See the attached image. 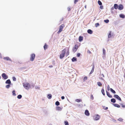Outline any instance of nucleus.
I'll use <instances>...</instances> for the list:
<instances>
[{"label":"nucleus","mask_w":125,"mask_h":125,"mask_svg":"<svg viewBox=\"0 0 125 125\" xmlns=\"http://www.w3.org/2000/svg\"><path fill=\"white\" fill-rule=\"evenodd\" d=\"M23 85L24 87L26 90H28L29 88H30V84L27 82L23 83Z\"/></svg>","instance_id":"nucleus-1"},{"label":"nucleus","mask_w":125,"mask_h":125,"mask_svg":"<svg viewBox=\"0 0 125 125\" xmlns=\"http://www.w3.org/2000/svg\"><path fill=\"white\" fill-rule=\"evenodd\" d=\"M61 98L62 100H63L65 98V97L64 96H62L61 97Z\"/></svg>","instance_id":"nucleus-57"},{"label":"nucleus","mask_w":125,"mask_h":125,"mask_svg":"<svg viewBox=\"0 0 125 125\" xmlns=\"http://www.w3.org/2000/svg\"><path fill=\"white\" fill-rule=\"evenodd\" d=\"M4 60L7 61H9L10 62H12L11 60L9 57H6L3 58Z\"/></svg>","instance_id":"nucleus-9"},{"label":"nucleus","mask_w":125,"mask_h":125,"mask_svg":"<svg viewBox=\"0 0 125 125\" xmlns=\"http://www.w3.org/2000/svg\"><path fill=\"white\" fill-rule=\"evenodd\" d=\"M35 89H39L40 87H39L38 86H35Z\"/></svg>","instance_id":"nucleus-54"},{"label":"nucleus","mask_w":125,"mask_h":125,"mask_svg":"<svg viewBox=\"0 0 125 125\" xmlns=\"http://www.w3.org/2000/svg\"><path fill=\"white\" fill-rule=\"evenodd\" d=\"M119 16L120 18L122 19H124L125 17V15L122 13L120 14L119 15Z\"/></svg>","instance_id":"nucleus-16"},{"label":"nucleus","mask_w":125,"mask_h":125,"mask_svg":"<svg viewBox=\"0 0 125 125\" xmlns=\"http://www.w3.org/2000/svg\"><path fill=\"white\" fill-rule=\"evenodd\" d=\"M30 88H33L34 87L35 85L33 83H31L30 84Z\"/></svg>","instance_id":"nucleus-30"},{"label":"nucleus","mask_w":125,"mask_h":125,"mask_svg":"<svg viewBox=\"0 0 125 125\" xmlns=\"http://www.w3.org/2000/svg\"><path fill=\"white\" fill-rule=\"evenodd\" d=\"M78 48V46L77 44H75L73 48L72 51L74 53L77 50Z\"/></svg>","instance_id":"nucleus-2"},{"label":"nucleus","mask_w":125,"mask_h":125,"mask_svg":"<svg viewBox=\"0 0 125 125\" xmlns=\"http://www.w3.org/2000/svg\"><path fill=\"white\" fill-rule=\"evenodd\" d=\"M52 97V95L51 94H48L47 97L48 98V99H51Z\"/></svg>","instance_id":"nucleus-20"},{"label":"nucleus","mask_w":125,"mask_h":125,"mask_svg":"<svg viewBox=\"0 0 125 125\" xmlns=\"http://www.w3.org/2000/svg\"><path fill=\"white\" fill-rule=\"evenodd\" d=\"M114 8L115 9H117L118 8V5L117 4H115L114 5Z\"/></svg>","instance_id":"nucleus-21"},{"label":"nucleus","mask_w":125,"mask_h":125,"mask_svg":"<svg viewBox=\"0 0 125 125\" xmlns=\"http://www.w3.org/2000/svg\"><path fill=\"white\" fill-rule=\"evenodd\" d=\"M79 0H74V3L75 4H76L77 2Z\"/></svg>","instance_id":"nucleus-53"},{"label":"nucleus","mask_w":125,"mask_h":125,"mask_svg":"<svg viewBox=\"0 0 125 125\" xmlns=\"http://www.w3.org/2000/svg\"><path fill=\"white\" fill-rule=\"evenodd\" d=\"M69 48L70 46L69 47H66V52L65 54L66 57H67L69 54Z\"/></svg>","instance_id":"nucleus-7"},{"label":"nucleus","mask_w":125,"mask_h":125,"mask_svg":"<svg viewBox=\"0 0 125 125\" xmlns=\"http://www.w3.org/2000/svg\"><path fill=\"white\" fill-rule=\"evenodd\" d=\"M93 73V72H92L91 71L90 72V73H89V74H91L92 73Z\"/></svg>","instance_id":"nucleus-62"},{"label":"nucleus","mask_w":125,"mask_h":125,"mask_svg":"<svg viewBox=\"0 0 125 125\" xmlns=\"http://www.w3.org/2000/svg\"><path fill=\"white\" fill-rule=\"evenodd\" d=\"M94 63H93V64H92V69L91 70V71L92 72H93V73L94 71Z\"/></svg>","instance_id":"nucleus-31"},{"label":"nucleus","mask_w":125,"mask_h":125,"mask_svg":"<svg viewBox=\"0 0 125 125\" xmlns=\"http://www.w3.org/2000/svg\"><path fill=\"white\" fill-rule=\"evenodd\" d=\"M62 108L59 106H57L56 108V110L58 111H61Z\"/></svg>","instance_id":"nucleus-26"},{"label":"nucleus","mask_w":125,"mask_h":125,"mask_svg":"<svg viewBox=\"0 0 125 125\" xmlns=\"http://www.w3.org/2000/svg\"><path fill=\"white\" fill-rule=\"evenodd\" d=\"M90 98L92 100L94 99V97L93 95L92 94H91L90 95Z\"/></svg>","instance_id":"nucleus-46"},{"label":"nucleus","mask_w":125,"mask_h":125,"mask_svg":"<svg viewBox=\"0 0 125 125\" xmlns=\"http://www.w3.org/2000/svg\"><path fill=\"white\" fill-rule=\"evenodd\" d=\"M12 95L13 96H15L16 95L15 93V90H13L12 92Z\"/></svg>","instance_id":"nucleus-33"},{"label":"nucleus","mask_w":125,"mask_h":125,"mask_svg":"<svg viewBox=\"0 0 125 125\" xmlns=\"http://www.w3.org/2000/svg\"><path fill=\"white\" fill-rule=\"evenodd\" d=\"M68 10V11H69L71 10V7H68L67 8Z\"/></svg>","instance_id":"nucleus-51"},{"label":"nucleus","mask_w":125,"mask_h":125,"mask_svg":"<svg viewBox=\"0 0 125 125\" xmlns=\"http://www.w3.org/2000/svg\"><path fill=\"white\" fill-rule=\"evenodd\" d=\"M52 63L54 65L55 64V61H54L53 60L52 61Z\"/></svg>","instance_id":"nucleus-56"},{"label":"nucleus","mask_w":125,"mask_h":125,"mask_svg":"<svg viewBox=\"0 0 125 125\" xmlns=\"http://www.w3.org/2000/svg\"><path fill=\"white\" fill-rule=\"evenodd\" d=\"M22 97V95L21 94H19L17 96V98L18 99H20Z\"/></svg>","instance_id":"nucleus-37"},{"label":"nucleus","mask_w":125,"mask_h":125,"mask_svg":"<svg viewBox=\"0 0 125 125\" xmlns=\"http://www.w3.org/2000/svg\"><path fill=\"white\" fill-rule=\"evenodd\" d=\"M35 57V54L33 53L31 55L30 60L31 61H33Z\"/></svg>","instance_id":"nucleus-3"},{"label":"nucleus","mask_w":125,"mask_h":125,"mask_svg":"<svg viewBox=\"0 0 125 125\" xmlns=\"http://www.w3.org/2000/svg\"><path fill=\"white\" fill-rule=\"evenodd\" d=\"M65 56V55L61 53L60 55V59H62Z\"/></svg>","instance_id":"nucleus-23"},{"label":"nucleus","mask_w":125,"mask_h":125,"mask_svg":"<svg viewBox=\"0 0 125 125\" xmlns=\"http://www.w3.org/2000/svg\"><path fill=\"white\" fill-rule=\"evenodd\" d=\"M27 67H23L21 68V69L22 70L25 69H26Z\"/></svg>","instance_id":"nucleus-49"},{"label":"nucleus","mask_w":125,"mask_h":125,"mask_svg":"<svg viewBox=\"0 0 125 125\" xmlns=\"http://www.w3.org/2000/svg\"><path fill=\"white\" fill-rule=\"evenodd\" d=\"M79 41L80 42H82L83 39V36H80L79 37Z\"/></svg>","instance_id":"nucleus-14"},{"label":"nucleus","mask_w":125,"mask_h":125,"mask_svg":"<svg viewBox=\"0 0 125 125\" xmlns=\"http://www.w3.org/2000/svg\"><path fill=\"white\" fill-rule=\"evenodd\" d=\"M87 77L86 76L84 77L83 79V80L84 81H85L86 80H87Z\"/></svg>","instance_id":"nucleus-47"},{"label":"nucleus","mask_w":125,"mask_h":125,"mask_svg":"<svg viewBox=\"0 0 125 125\" xmlns=\"http://www.w3.org/2000/svg\"><path fill=\"white\" fill-rule=\"evenodd\" d=\"M60 104V102L58 101H57L55 103V105L57 106Z\"/></svg>","instance_id":"nucleus-35"},{"label":"nucleus","mask_w":125,"mask_h":125,"mask_svg":"<svg viewBox=\"0 0 125 125\" xmlns=\"http://www.w3.org/2000/svg\"><path fill=\"white\" fill-rule=\"evenodd\" d=\"M64 24L61 25L59 26V29L60 30L62 31L63 28L64 27Z\"/></svg>","instance_id":"nucleus-15"},{"label":"nucleus","mask_w":125,"mask_h":125,"mask_svg":"<svg viewBox=\"0 0 125 125\" xmlns=\"http://www.w3.org/2000/svg\"><path fill=\"white\" fill-rule=\"evenodd\" d=\"M75 101L78 103H79L82 101V100L81 99H77L75 100Z\"/></svg>","instance_id":"nucleus-34"},{"label":"nucleus","mask_w":125,"mask_h":125,"mask_svg":"<svg viewBox=\"0 0 125 125\" xmlns=\"http://www.w3.org/2000/svg\"><path fill=\"white\" fill-rule=\"evenodd\" d=\"M50 68H51L52 67H53V66L52 65H50L49 66Z\"/></svg>","instance_id":"nucleus-58"},{"label":"nucleus","mask_w":125,"mask_h":125,"mask_svg":"<svg viewBox=\"0 0 125 125\" xmlns=\"http://www.w3.org/2000/svg\"><path fill=\"white\" fill-rule=\"evenodd\" d=\"M72 61L73 62H76L77 61V58L75 57H73L71 59Z\"/></svg>","instance_id":"nucleus-17"},{"label":"nucleus","mask_w":125,"mask_h":125,"mask_svg":"<svg viewBox=\"0 0 125 125\" xmlns=\"http://www.w3.org/2000/svg\"><path fill=\"white\" fill-rule=\"evenodd\" d=\"M100 118V117L99 115L98 114H97L94 118V120H98Z\"/></svg>","instance_id":"nucleus-10"},{"label":"nucleus","mask_w":125,"mask_h":125,"mask_svg":"<svg viewBox=\"0 0 125 125\" xmlns=\"http://www.w3.org/2000/svg\"><path fill=\"white\" fill-rule=\"evenodd\" d=\"M120 105H121L122 107L123 108H125V105H124L122 103L120 104Z\"/></svg>","instance_id":"nucleus-44"},{"label":"nucleus","mask_w":125,"mask_h":125,"mask_svg":"<svg viewBox=\"0 0 125 125\" xmlns=\"http://www.w3.org/2000/svg\"><path fill=\"white\" fill-rule=\"evenodd\" d=\"M84 8L85 9H86V5H85L84 6Z\"/></svg>","instance_id":"nucleus-64"},{"label":"nucleus","mask_w":125,"mask_h":125,"mask_svg":"<svg viewBox=\"0 0 125 125\" xmlns=\"http://www.w3.org/2000/svg\"><path fill=\"white\" fill-rule=\"evenodd\" d=\"M1 76L4 80H6L8 78V77L6 74L4 73H3L1 74Z\"/></svg>","instance_id":"nucleus-4"},{"label":"nucleus","mask_w":125,"mask_h":125,"mask_svg":"<svg viewBox=\"0 0 125 125\" xmlns=\"http://www.w3.org/2000/svg\"><path fill=\"white\" fill-rule=\"evenodd\" d=\"M64 123L65 125H69V123L68 122L67 120L65 121H64Z\"/></svg>","instance_id":"nucleus-40"},{"label":"nucleus","mask_w":125,"mask_h":125,"mask_svg":"<svg viewBox=\"0 0 125 125\" xmlns=\"http://www.w3.org/2000/svg\"><path fill=\"white\" fill-rule=\"evenodd\" d=\"M11 81L10 79L7 80L5 82V83L7 84H9L11 83Z\"/></svg>","instance_id":"nucleus-25"},{"label":"nucleus","mask_w":125,"mask_h":125,"mask_svg":"<svg viewBox=\"0 0 125 125\" xmlns=\"http://www.w3.org/2000/svg\"><path fill=\"white\" fill-rule=\"evenodd\" d=\"M0 58H1V59L2 58V55L0 52Z\"/></svg>","instance_id":"nucleus-59"},{"label":"nucleus","mask_w":125,"mask_h":125,"mask_svg":"<svg viewBox=\"0 0 125 125\" xmlns=\"http://www.w3.org/2000/svg\"><path fill=\"white\" fill-rule=\"evenodd\" d=\"M118 9L119 10H121L124 9V6L122 4H120L118 5Z\"/></svg>","instance_id":"nucleus-8"},{"label":"nucleus","mask_w":125,"mask_h":125,"mask_svg":"<svg viewBox=\"0 0 125 125\" xmlns=\"http://www.w3.org/2000/svg\"><path fill=\"white\" fill-rule=\"evenodd\" d=\"M106 94L108 97L110 98H112L113 97L110 94L109 92L106 91Z\"/></svg>","instance_id":"nucleus-13"},{"label":"nucleus","mask_w":125,"mask_h":125,"mask_svg":"<svg viewBox=\"0 0 125 125\" xmlns=\"http://www.w3.org/2000/svg\"><path fill=\"white\" fill-rule=\"evenodd\" d=\"M10 84V85L11 86V85H13V84L12 83H11V82L9 84Z\"/></svg>","instance_id":"nucleus-63"},{"label":"nucleus","mask_w":125,"mask_h":125,"mask_svg":"<svg viewBox=\"0 0 125 125\" xmlns=\"http://www.w3.org/2000/svg\"><path fill=\"white\" fill-rule=\"evenodd\" d=\"M97 84L99 86H101L102 85V83L100 82H97Z\"/></svg>","instance_id":"nucleus-36"},{"label":"nucleus","mask_w":125,"mask_h":125,"mask_svg":"<svg viewBox=\"0 0 125 125\" xmlns=\"http://www.w3.org/2000/svg\"><path fill=\"white\" fill-rule=\"evenodd\" d=\"M100 25V24L99 23H97L95 24V26L96 27H97Z\"/></svg>","instance_id":"nucleus-42"},{"label":"nucleus","mask_w":125,"mask_h":125,"mask_svg":"<svg viewBox=\"0 0 125 125\" xmlns=\"http://www.w3.org/2000/svg\"><path fill=\"white\" fill-rule=\"evenodd\" d=\"M107 89L108 91H109L110 90V86L109 85H107Z\"/></svg>","instance_id":"nucleus-50"},{"label":"nucleus","mask_w":125,"mask_h":125,"mask_svg":"<svg viewBox=\"0 0 125 125\" xmlns=\"http://www.w3.org/2000/svg\"><path fill=\"white\" fill-rule=\"evenodd\" d=\"M102 107H103V109L105 110H107L108 109V107H105L104 106L102 105Z\"/></svg>","instance_id":"nucleus-32"},{"label":"nucleus","mask_w":125,"mask_h":125,"mask_svg":"<svg viewBox=\"0 0 125 125\" xmlns=\"http://www.w3.org/2000/svg\"><path fill=\"white\" fill-rule=\"evenodd\" d=\"M87 52L89 54H91V52L89 50H88Z\"/></svg>","instance_id":"nucleus-55"},{"label":"nucleus","mask_w":125,"mask_h":125,"mask_svg":"<svg viewBox=\"0 0 125 125\" xmlns=\"http://www.w3.org/2000/svg\"><path fill=\"white\" fill-rule=\"evenodd\" d=\"M81 54L80 53H78L76 54V56L78 57H79Z\"/></svg>","instance_id":"nucleus-45"},{"label":"nucleus","mask_w":125,"mask_h":125,"mask_svg":"<svg viewBox=\"0 0 125 125\" xmlns=\"http://www.w3.org/2000/svg\"><path fill=\"white\" fill-rule=\"evenodd\" d=\"M84 114L85 115L87 116H89L90 115V113H89L88 110L86 109L85 110Z\"/></svg>","instance_id":"nucleus-12"},{"label":"nucleus","mask_w":125,"mask_h":125,"mask_svg":"<svg viewBox=\"0 0 125 125\" xmlns=\"http://www.w3.org/2000/svg\"><path fill=\"white\" fill-rule=\"evenodd\" d=\"M10 87V84H8L6 85L5 86L6 88L8 89H9Z\"/></svg>","instance_id":"nucleus-39"},{"label":"nucleus","mask_w":125,"mask_h":125,"mask_svg":"<svg viewBox=\"0 0 125 125\" xmlns=\"http://www.w3.org/2000/svg\"><path fill=\"white\" fill-rule=\"evenodd\" d=\"M111 33L112 31H110L109 32V33L108 35V38H111V37H112L113 35V33Z\"/></svg>","instance_id":"nucleus-11"},{"label":"nucleus","mask_w":125,"mask_h":125,"mask_svg":"<svg viewBox=\"0 0 125 125\" xmlns=\"http://www.w3.org/2000/svg\"><path fill=\"white\" fill-rule=\"evenodd\" d=\"M62 31L60 30L59 29V31L57 32V33L59 34Z\"/></svg>","instance_id":"nucleus-52"},{"label":"nucleus","mask_w":125,"mask_h":125,"mask_svg":"<svg viewBox=\"0 0 125 125\" xmlns=\"http://www.w3.org/2000/svg\"><path fill=\"white\" fill-rule=\"evenodd\" d=\"M87 32L90 34H92L93 33V31L89 29L87 30Z\"/></svg>","instance_id":"nucleus-18"},{"label":"nucleus","mask_w":125,"mask_h":125,"mask_svg":"<svg viewBox=\"0 0 125 125\" xmlns=\"http://www.w3.org/2000/svg\"><path fill=\"white\" fill-rule=\"evenodd\" d=\"M48 46L47 44L45 43L44 45L43 46V48L45 50L46 49H47L48 48Z\"/></svg>","instance_id":"nucleus-27"},{"label":"nucleus","mask_w":125,"mask_h":125,"mask_svg":"<svg viewBox=\"0 0 125 125\" xmlns=\"http://www.w3.org/2000/svg\"><path fill=\"white\" fill-rule=\"evenodd\" d=\"M114 97L119 101H122L121 98L117 94H114Z\"/></svg>","instance_id":"nucleus-6"},{"label":"nucleus","mask_w":125,"mask_h":125,"mask_svg":"<svg viewBox=\"0 0 125 125\" xmlns=\"http://www.w3.org/2000/svg\"><path fill=\"white\" fill-rule=\"evenodd\" d=\"M111 102L114 103L116 102V100L115 99L112 98L111 99Z\"/></svg>","instance_id":"nucleus-24"},{"label":"nucleus","mask_w":125,"mask_h":125,"mask_svg":"<svg viewBox=\"0 0 125 125\" xmlns=\"http://www.w3.org/2000/svg\"><path fill=\"white\" fill-rule=\"evenodd\" d=\"M118 120L119 121L121 122L123 121V119L121 118H120L118 119Z\"/></svg>","instance_id":"nucleus-48"},{"label":"nucleus","mask_w":125,"mask_h":125,"mask_svg":"<svg viewBox=\"0 0 125 125\" xmlns=\"http://www.w3.org/2000/svg\"><path fill=\"white\" fill-rule=\"evenodd\" d=\"M97 2L98 5L100 6V8L101 9H103V6L102 5V3L101 2L100 0H98Z\"/></svg>","instance_id":"nucleus-5"},{"label":"nucleus","mask_w":125,"mask_h":125,"mask_svg":"<svg viewBox=\"0 0 125 125\" xmlns=\"http://www.w3.org/2000/svg\"><path fill=\"white\" fill-rule=\"evenodd\" d=\"M110 90L111 92L114 94H115L116 93L115 91L112 88H110Z\"/></svg>","instance_id":"nucleus-28"},{"label":"nucleus","mask_w":125,"mask_h":125,"mask_svg":"<svg viewBox=\"0 0 125 125\" xmlns=\"http://www.w3.org/2000/svg\"><path fill=\"white\" fill-rule=\"evenodd\" d=\"M66 51V48L62 51V53L63 54L65 55Z\"/></svg>","instance_id":"nucleus-19"},{"label":"nucleus","mask_w":125,"mask_h":125,"mask_svg":"<svg viewBox=\"0 0 125 125\" xmlns=\"http://www.w3.org/2000/svg\"><path fill=\"white\" fill-rule=\"evenodd\" d=\"M109 20L108 19L105 20H104V22L106 23H108L109 22Z\"/></svg>","instance_id":"nucleus-41"},{"label":"nucleus","mask_w":125,"mask_h":125,"mask_svg":"<svg viewBox=\"0 0 125 125\" xmlns=\"http://www.w3.org/2000/svg\"><path fill=\"white\" fill-rule=\"evenodd\" d=\"M114 7H113L111 8V10H114Z\"/></svg>","instance_id":"nucleus-60"},{"label":"nucleus","mask_w":125,"mask_h":125,"mask_svg":"<svg viewBox=\"0 0 125 125\" xmlns=\"http://www.w3.org/2000/svg\"><path fill=\"white\" fill-rule=\"evenodd\" d=\"M112 104L115 107L117 108H120V106L117 104Z\"/></svg>","instance_id":"nucleus-22"},{"label":"nucleus","mask_w":125,"mask_h":125,"mask_svg":"<svg viewBox=\"0 0 125 125\" xmlns=\"http://www.w3.org/2000/svg\"><path fill=\"white\" fill-rule=\"evenodd\" d=\"M101 92L102 94L104 95H105V93H104V91L103 88L101 90Z\"/></svg>","instance_id":"nucleus-29"},{"label":"nucleus","mask_w":125,"mask_h":125,"mask_svg":"<svg viewBox=\"0 0 125 125\" xmlns=\"http://www.w3.org/2000/svg\"><path fill=\"white\" fill-rule=\"evenodd\" d=\"M103 55H105L106 54V51L104 48L103 49Z\"/></svg>","instance_id":"nucleus-38"},{"label":"nucleus","mask_w":125,"mask_h":125,"mask_svg":"<svg viewBox=\"0 0 125 125\" xmlns=\"http://www.w3.org/2000/svg\"><path fill=\"white\" fill-rule=\"evenodd\" d=\"M77 105L78 107H80L81 105L80 104H77Z\"/></svg>","instance_id":"nucleus-61"},{"label":"nucleus","mask_w":125,"mask_h":125,"mask_svg":"<svg viewBox=\"0 0 125 125\" xmlns=\"http://www.w3.org/2000/svg\"><path fill=\"white\" fill-rule=\"evenodd\" d=\"M13 80L14 81H15L16 80V78L14 76H13L12 77Z\"/></svg>","instance_id":"nucleus-43"}]
</instances>
